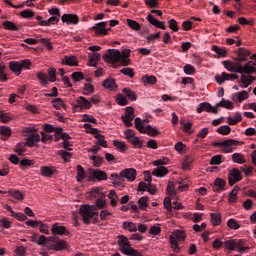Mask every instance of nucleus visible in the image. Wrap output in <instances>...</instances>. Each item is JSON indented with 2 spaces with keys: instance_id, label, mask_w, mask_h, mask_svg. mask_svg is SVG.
<instances>
[{
  "instance_id": "nucleus-1",
  "label": "nucleus",
  "mask_w": 256,
  "mask_h": 256,
  "mask_svg": "<svg viewBox=\"0 0 256 256\" xmlns=\"http://www.w3.org/2000/svg\"><path fill=\"white\" fill-rule=\"evenodd\" d=\"M95 205L84 204L80 207V215L83 218L85 225L91 224V219L97 215V207L98 209H105V207H107V202L104 198H98Z\"/></svg>"
},
{
  "instance_id": "nucleus-2",
  "label": "nucleus",
  "mask_w": 256,
  "mask_h": 256,
  "mask_svg": "<svg viewBox=\"0 0 256 256\" xmlns=\"http://www.w3.org/2000/svg\"><path fill=\"white\" fill-rule=\"evenodd\" d=\"M225 249L229 251H235L237 249L238 253H245L251 249L247 246V242L243 239H230L224 242Z\"/></svg>"
},
{
  "instance_id": "nucleus-3",
  "label": "nucleus",
  "mask_w": 256,
  "mask_h": 256,
  "mask_svg": "<svg viewBox=\"0 0 256 256\" xmlns=\"http://www.w3.org/2000/svg\"><path fill=\"white\" fill-rule=\"evenodd\" d=\"M146 121L147 120H141V118L139 117L135 118L134 125L137 131H139L140 133H146L150 137H157V135H159L160 133L159 130H157V128L152 127L151 125H147L145 127Z\"/></svg>"
},
{
  "instance_id": "nucleus-4",
  "label": "nucleus",
  "mask_w": 256,
  "mask_h": 256,
  "mask_svg": "<svg viewBox=\"0 0 256 256\" xmlns=\"http://www.w3.org/2000/svg\"><path fill=\"white\" fill-rule=\"evenodd\" d=\"M239 145H241V142L233 139L213 143L214 147H221L224 153H233Z\"/></svg>"
},
{
  "instance_id": "nucleus-5",
  "label": "nucleus",
  "mask_w": 256,
  "mask_h": 256,
  "mask_svg": "<svg viewBox=\"0 0 256 256\" xmlns=\"http://www.w3.org/2000/svg\"><path fill=\"white\" fill-rule=\"evenodd\" d=\"M103 59L109 63H119V61H121V51L117 49H109L103 56Z\"/></svg>"
},
{
  "instance_id": "nucleus-6",
  "label": "nucleus",
  "mask_w": 256,
  "mask_h": 256,
  "mask_svg": "<svg viewBox=\"0 0 256 256\" xmlns=\"http://www.w3.org/2000/svg\"><path fill=\"white\" fill-rule=\"evenodd\" d=\"M256 62L248 61L242 66L240 64V69H238V73L240 75H253V73H256Z\"/></svg>"
},
{
  "instance_id": "nucleus-7",
  "label": "nucleus",
  "mask_w": 256,
  "mask_h": 256,
  "mask_svg": "<svg viewBox=\"0 0 256 256\" xmlns=\"http://www.w3.org/2000/svg\"><path fill=\"white\" fill-rule=\"evenodd\" d=\"M243 179V175H241V171L238 168H233L229 171L228 175V183L230 187H233L235 183H239Z\"/></svg>"
},
{
  "instance_id": "nucleus-8",
  "label": "nucleus",
  "mask_w": 256,
  "mask_h": 256,
  "mask_svg": "<svg viewBox=\"0 0 256 256\" xmlns=\"http://www.w3.org/2000/svg\"><path fill=\"white\" fill-rule=\"evenodd\" d=\"M215 79L218 85H223L225 81H235V79H239V75L223 72L221 75H216Z\"/></svg>"
},
{
  "instance_id": "nucleus-9",
  "label": "nucleus",
  "mask_w": 256,
  "mask_h": 256,
  "mask_svg": "<svg viewBox=\"0 0 256 256\" xmlns=\"http://www.w3.org/2000/svg\"><path fill=\"white\" fill-rule=\"evenodd\" d=\"M236 55L237 57L235 58V61H237L238 63H243L245 61H247V57H251V51L240 47L238 48V51H236Z\"/></svg>"
},
{
  "instance_id": "nucleus-10",
  "label": "nucleus",
  "mask_w": 256,
  "mask_h": 256,
  "mask_svg": "<svg viewBox=\"0 0 256 256\" xmlns=\"http://www.w3.org/2000/svg\"><path fill=\"white\" fill-rule=\"evenodd\" d=\"M74 109H91V101L87 100L85 97L80 96L76 101V104H72Z\"/></svg>"
},
{
  "instance_id": "nucleus-11",
  "label": "nucleus",
  "mask_w": 256,
  "mask_h": 256,
  "mask_svg": "<svg viewBox=\"0 0 256 256\" xmlns=\"http://www.w3.org/2000/svg\"><path fill=\"white\" fill-rule=\"evenodd\" d=\"M120 177H124L129 181H135V177H137V170L134 168H126L120 172Z\"/></svg>"
},
{
  "instance_id": "nucleus-12",
  "label": "nucleus",
  "mask_w": 256,
  "mask_h": 256,
  "mask_svg": "<svg viewBox=\"0 0 256 256\" xmlns=\"http://www.w3.org/2000/svg\"><path fill=\"white\" fill-rule=\"evenodd\" d=\"M203 111H206L207 113H214L216 115L217 107L213 108L209 102H202L197 108V113H203Z\"/></svg>"
},
{
  "instance_id": "nucleus-13",
  "label": "nucleus",
  "mask_w": 256,
  "mask_h": 256,
  "mask_svg": "<svg viewBox=\"0 0 256 256\" xmlns=\"http://www.w3.org/2000/svg\"><path fill=\"white\" fill-rule=\"evenodd\" d=\"M61 20L63 23H67V25H77L79 23V16L77 14H64Z\"/></svg>"
},
{
  "instance_id": "nucleus-14",
  "label": "nucleus",
  "mask_w": 256,
  "mask_h": 256,
  "mask_svg": "<svg viewBox=\"0 0 256 256\" xmlns=\"http://www.w3.org/2000/svg\"><path fill=\"white\" fill-rule=\"evenodd\" d=\"M231 99L234 102L238 101V103H243V101H245V99H249V93L245 90H243L241 92H236V93L232 94Z\"/></svg>"
},
{
  "instance_id": "nucleus-15",
  "label": "nucleus",
  "mask_w": 256,
  "mask_h": 256,
  "mask_svg": "<svg viewBox=\"0 0 256 256\" xmlns=\"http://www.w3.org/2000/svg\"><path fill=\"white\" fill-rule=\"evenodd\" d=\"M107 22H100L95 24L92 29L95 31L96 35H107Z\"/></svg>"
},
{
  "instance_id": "nucleus-16",
  "label": "nucleus",
  "mask_w": 256,
  "mask_h": 256,
  "mask_svg": "<svg viewBox=\"0 0 256 256\" xmlns=\"http://www.w3.org/2000/svg\"><path fill=\"white\" fill-rule=\"evenodd\" d=\"M39 141H41V136L37 133H31L26 139V144L28 147H35Z\"/></svg>"
},
{
  "instance_id": "nucleus-17",
  "label": "nucleus",
  "mask_w": 256,
  "mask_h": 256,
  "mask_svg": "<svg viewBox=\"0 0 256 256\" xmlns=\"http://www.w3.org/2000/svg\"><path fill=\"white\" fill-rule=\"evenodd\" d=\"M51 232L53 235H69V231L65 226H59V223L52 225Z\"/></svg>"
},
{
  "instance_id": "nucleus-18",
  "label": "nucleus",
  "mask_w": 256,
  "mask_h": 256,
  "mask_svg": "<svg viewBox=\"0 0 256 256\" xmlns=\"http://www.w3.org/2000/svg\"><path fill=\"white\" fill-rule=\"evenodd\" d=\"M102 86L105 89H109L110 91H117V82H115L114 78H106L103 83Z\"/></svg>"
},
{
  "instance_id": "nucleus-19",
  "label": "nucleus",
  "mask_w": 256,
  "mask_h": 256,
  "mask_svg": "<svg viewBox=\"0 0 256 256\" xmlns=\"http://www.w3.org/2000/svg\"><path fill=\"white\" fill-rule=\"evenodd\" d=\"M147 21L149 22L150 25H153L154 27H157L158 29H162L165 30V22H161L159 20H157L156 18L153 17L152 14H149L147 16Z\"/></svg>"
},
{
  "instance_id": "nucleus-20",
  "label": "nucleus",
  "mask_w": 256,
  "mask_h": 256,
  "mask_svg": "<svg viewBox=\"0 0 256 256\" xmlns=\"http://www.w3.org/2000/svg\"><path fill=\"white\" fill-rule=\"evenodd\" d=\"M92 177L94 179H97V181H107L108 179L107 172L102 171L100 169L93 170Z\"/></svg>"
},
{
  "instance_id": "nucleus-21",
  "label": "nucleus",
  "mask_w": 256,
  "mask_h": 256,
  "mask_svg": "<svg viewBox=\"0 0 256 256\" xmlns=\"http://www.w3.org/2000/svg\"><path fill=\"white\" fill-rule=\"evenodd\" d=\"M223 65L227 71H230V73H239L240 69V64L239 62H236L235 64L229 62V61H224Z\"/></svg>"
},
{
  "instance_id": "nucleus-22",
  "label": "nucleus",
  "mask_w": 256,
  "mask_h": 256,
  "mask_svg": "<svg viewBox=\"0 0 256 256\" xmlns=\"http://www.w3.org/2000/svg\"><path fill=\"white\" fill-rule=\"evenodd\" d=\"M62 63L64 65H68L69 67H77L79 65L77 63V57H75V56H65L62 59Z\"/></svg>"
},
{
  "instance_id": "nucleus-23",
  "label": "nucleus",
  "mask_w": 256,
  "mask_h": 256,
  "mask_svg": "<svg viewBox=\"0 0 256 256\" xmlns=\"http://www.w3.org/2000/svg\"><path fill=\"white\" fill-rule=\"evenodd\" d=\"M169 173V170L165 166H158L156 169L153 170L152 175L154 177H165Z\"/></svg>"
},
{
  "instance_id": "nucleus-24",
  "label": "nucleus",
  "mask_w": 256,
  "mask_h": 256,
  "mask_svg": "<svg viewBox=\"0 0 256 256\" xmlns=\"http://www.w3.org/2000/svg\"><path fill=\"white\" fill-rule=\"evenodd\" d=\"M118 245L121 249H129L131 247V242L124 235L118 236Z\"/></svg>"
},
{
  "instance_id": "nucleus-25",
  "label": "nucleus",
  "mask_w": 256,
  "mask_h": 256,
  "mask_svg": "<svg viewBox=\"0 0 256 256\" xmlns=\"http://www.w3.org/2000/svg\"><path fill=\"white\" fill-rule=\"evenodd\" d=\"M40 171L43 177H52L53 173H55L57 170L55 169V167L42 166Z\"/></svg>"
},
{
  "instance_id": "nucleus-26",
  "label": "nucleus",
  "mask_w": 256,
  "mask_h": 256,
  "mask_svg": "<svg viewBox=\"0 0 256 256\" xmlns=\"http://www.w3.org/2000/svg\"><path fill=\"white\" fill-rule=\"evenodd\" d=\"M101 61V54L94 52L92 55H89V66L97 67V63Z\"/></svg>"
},
{
  "instance_id": "nucleus-27",
  "label": "nucleus",
  "mask_w": 256,
  "mask_h": 256,
  "mask_svg": "<svg viewBox=\"0 0 256 256\" xmlns=\"http://www.w3.org/2000/svg\"><path fill=\"white\" fill-rule=\"evenodd\" d=\"M59 21V16H52L46 21L39 22V25H41L42 27H49V25H57Z\"/></svg>"
},
{
  "instance_id": "nucleus-28",
  "label": "nucleus",
  "mask_w": 256,
  "mask_h": 256,
  "mask_svg": "<svg viewBox=\"0 0 256 256\" xmlns=\"http://www.w3.org/2000/svg\"><path fill=\"white\" fill-rule=\"evenodd\" d=\"M90 197L92 199H101V198H105V194L103 193L101 188L96 187L90 191Z\"/></svg>"
},
{
  "instance_id": "nucleus-29",
  "label": "nucleus",
  "mask_w": 256,
  "mask_h": 256,
  "mask_svg": "<svg viewBox=\"0 0 256 256\" xmlns=\"http://www.w3.org/2000/svg\"><path fill=\"white\" fill-rule=\"evenodd\" d=\"M232 161L233 163H238L239 165H243V163H247V159L241 153L232 154Z\"/></svg>"
},
{
  "instance_id": "nucleus-30",
  "label": "nucleus",
  "mask_w": 256,
  "mask_h": 256,
  "mask_svg": "<svg viewBox=\"0 0 256 256\" xmlns=\"http://www.w3.org/2000/svg\"><path fill=\"white\" fill-rule=\"evenodd\" d=\"M121 252L124 253V255L128 256H143L141 252H139L138 250L134 249L131 246L129 248L121 249Z\"/></svg>"
},
{
  "instance_id": "nucleus-31",
  "label": "nucleus",
  "mask_w": 256,
  "mask_h": 256,
  "mask_svg": "<svg viewBox=\"0 0 256 256\" xmlns=\"http://www.w3.org/2000/svg\"><path fill=\"white\" fill-rule=\"evenodd\" d=\"M218 107H223L224 109H229L230 111L233 110V102L222 98L219 103L216 104V109Z\"/></svg>"
},
{
  "instance_id": "nucleus-32",
  "label": "nucleus",
  "mask_w": 256,
  "mask_h": 256,
  "mask_svg": "<svg viewBox=\"0 0 256 256\" xmlns=\"http://www.w3.org/2000/svg\"><path fill=\"white\" fill-rule=\"evenodd\" d=\"M10 70L15 73V75H19L22 71L21 63L17 61H12L9 63Z\"/></svg>"
},
{
  "instance_id": "nucleus-33",
  "label": "nucleus",
  "mask_w": 256,
  "mask_h": 256,
  "mask_svg": "<svg viewBox=\"0 0 256 256\" xmlns=\"http://www.w3.org/2000/svg\"><path fill=\"white\" fill-rule=\"evenodd\" d=\"M27 147H29V146L27 145V142H20V143H18V144L16 145L14 151H15V153H17V155L22 156L23 153H25V151H27Z\"/></svg>"
},
{
  "instance_id": "nucleus-34",
  "label": "nucleus",
  "mask_w": 256,
  "mask_h": 256,
  "mask_svg": "<svg viewBox=\"0 0 256 256\" xmlns=\"http://www.w3.org/2000/svg\"><path fill=\"white\" fill-rule=\"evenodd\" d=\"M85 177H87V174L85 173V169H83V166L77 165L76 179H77L78 183H82L83 179H85Z\"/></svg>"
},
{
  "instance_id": "nucleus-35",
  "label": "nucleus",
  "mask_w": 256,
  "mask_h": 256,
  "mask_svg": "<svg viewBox=\"0 0 256 256\" xmlns=\"http://www.w3.org/2000/svg\"><path fill=\"white\" fill-rule=\"evenodd\" d=\"M2 25L7 31H19V26L9 20L4 21Z\"/></svg>"
},
{
  "instance_id": "nucleus-36",
  "label": "nucleus",
  "mask_w": 256,
  "mask_h": 256,
  "mask_svg": "<svg viewBox=\"0 0 256 256\" xmlns=\"http://www.w3.org/2000/svg\"><path fill=\"white\" fill-rule=\"evenodd\" d=\"M142 83H144V85H155V83H157V77L145 75L142 77Z\"/></svg>"
},
{
  "instance_id": "nucleus-37",
  "label": "nucleus",
  "mask_w": 256,
  "mask_h": 256,
  "mask_svg": "<svg viewBox=\"0 0 256 256\" xmlns=\"http://www.w3.org/2000/svg\"><path fill=\"white\" fill-rule=\"evenodd\" d=\"M122 93L130 99V101H137V95L135 94V91L131 90L130 88H123Z\"/></svg>"
},
{
  "instance_id": "nucleus-38",
  "label": "nucleus",
  "mask_w": 256,
  "mask_h": 256,
  "mask_svg": "<svg viewBox=\"0 0 256 256\" xmlns=\"http://www.w3.org/2000/svg\"><path fill=\"white\" fill-rule=\"evenodd\" d=\"M122 119H130V120L135 119V110L133 109V107L131 106L126 107L125 116H122Z\"/></svg>"
},
{
  "instance_id": "nucleus-39",
  "label": "nucleus",
  "mask_w": 256,
  "mask_h": 256,
  "mask_svg": "<svg viewBox=\"0 0 256 256\" xmlns=\"http://www.w3.org/2000/svg\"><path fill=\"white\" fill-rule=\"evenodd\" d=\"M123 229H126L130 233H137V225L133 222H124Z\"/></svg>"
},
{
  "instance_id": "nucleus-40",
  "label": "nucleus",
  "mask_w": 256,
  "mask_h": 256,
  "mask_svg": "<svg viewBox=\"0 0 256 256\" xmlns=\"http://www.w3.org/2000/svg\"><path fill=\"white\" fill-rule=\"evenodd\" d=\"M128 143H131L137 149H141V147H143V140H141L139 137H136V136H134L133 138H130V140H128Z\"/></svg>"
},
{
  "instance_id": "nucleus-41",
  "label": "nucleus",
  "mask_w": 256,
  "mask_h": 256,
  "mask_svg": "<svg viewBox=\"0 0 256 256\" xmlns=\"http://www.w3.org/2000/svg\"><path fill=\"white\" fill-rule=\"evenodd\" d=\"M52 105L54 109L60 110L65 108V102L61 98H55L52 100Z\"/></svg>"
},
{
  "instance_id": "nucleus-42",
  "label": "nucleus",
  "mask_w": 256,
  "mask_h": 256,
  "mask_svg": "<svg viewBox=\"0 0 256 256\" xmlns=\"http://www.w3.org/2000/svg\"><path fill=\"white\" fill-rule=\"evenodd\" d=\"M128 27L134 31H141V24L133 19H127Z\"/></svg>"
},
{
  "instance_id": "nucleus-43",
  "label": "nucleus",
  "mask_w": 256,
  "mask_h": 256,
  "mask_svg": "<svg viewBox=\"0 0 256 256\" xmlns=\"http://www.w3.org/2000/svg\"><path fill=\"white\" fill-rule=\"evenodd\" d=\"M211 222L214 226L221 225V214L210 213Z\"/></svg>"
},
{
  "instance_id": "nucleus-44",
  "label": "nucleus",
  "mask_w": 256,
  "mask_h": 256,
  "mask_svg": "<svg viewBox=\"0 0 256 256\" xmlns=\"http://www.w3.org/2000/svg\"><path fill=\"white\" fill-rule=\"evenodd\" d=\"M55 251H63V249H67V242L64 240H58L54 244Z\"/></svg>"
},
{
  "instance_id": "nucleus-45",
  "label": "nucleus",
  "mask_w": 256,
  "mask_h": 256,
  "mask_svg": "<svg viewBox=\"0 0 256 256\" xmlns=\"http://www.w3.org/2000/svg\"><path fill=\"white\" fill-rule=\"evenodd\" d=\"M95 139H97L98 144H100L101 147L107 148V141L105 140V136L97 132L94 134Z\"/></svg>"
},
{
  "instance_id": "nucleus-46",
  "label": "nucleus",
  "mask_w": 256,
  "mask_h": 256,
  "mask_svg": "<svg viewBox=\"0 0 256 256\" xmlns=\"http://www.w3.org/2000/svg\"><path fill=\"white\" fill-rule=\"evenodd\" d=\"M214 185L218 187V189L214 188V191H223L225 189V180L216 178Z\"/></svg>"
},
{
  "instance_id": "nucleus-47",
  "label": "nucleus",
  "mask_w": 256,
  "mask_h": 256,
  "mask_svg": "<svg viewBox=\"0 0 256 256\" xmlns=\"http://www.w3.org/2000/svg\"><path fill=\"white\" fill-rule=\"evenodd\" d=\"M227 226L230 229H233L234 231H237V229L241 228V225H239V222L233 218L229 219L227 222Z\"/></svg>"
},
{
  "instance_id": "nucleus-48",
  "label": "nucleus",
  "mask_w": 256,
  "mask_h": 256,
  "mask_svg": "<svg viewBox=\"0 0 256 256\" xmlns=\"http://www.w3.org/2000/svg\"><path fill=\"white\" fill-rule=\"evenodd\" d=\"M116 103L122 107H125V105H129V100H127V98L122 94H118L116 97Z\"/></svg>"
},
{
  "instance_id": "nucleus-49",
  "label": "nucleus",
  "mask_w": 256,
  "mask_h": 256,
  "mask_svg": "<svg viewBox=\"0 0 256 256\" xmlns=\"http://www.w3.org/2000/svg\"><path fill=\"white\" fill-rule=\"evenodd\" d=\"M91 161H93L94 167H101L103 165V157L101 156H90Z\"/></svg>"
},
{
  "instance_id": "nucleus-50",
  "label": "nucleus",
  "mask_w": 256,
  "mask_h": 256,
  "mask_svg": "<svg viewBox=\"0 0 256 256\" xmlns=\"http://www.w3.org/2000/svg\"><path fill=\"white\" fill-rule=\"evenodd\" d=\"M240 81L242 83L241 87L243 89H247V87H249L251 85L250 79H249V74L248 75L242 74Z\"/></svg>"
},
{
  "instance_id": "nucleus-51",
  "label": "nucleus",
  "mask_w": 256,
  "mask_h": 256,
  "mask_svg": "<svg viewBox=\"0 0 256 256\" xmlns=\"http://www.w3.org/2000/svg\"><path fill=\"white\" fill-rule=\"evenodd\" d=\"M37 77L39 79V81L41 82V85H49V78L47 76V74L43 73V72H38L37 73Z\"/></svg>"
},
{
  "instance_id": "nucleus-52",
  "label": "nucleus",
  "mask_w": 256,
  "mask_h": 256,
  "mask_svg": "<svg viewBox=\"0 0 256 256\" xmlns=\"http://www.w3.org/2000/svg\"><path fill=\"white\" fill-rule=\"evenodd\" d=\"M223 156L221 154L215 155L210 160V165H221L223 163Z\"/></svg>"
},
{
  "instance_id": "nucleus-53",
  "label": "nucleus",
  "mask_w": 256,
  "mask_h": 256,
  "mask_svg": "<svg viewBox=\"0 0 256 256\" xmlns=\"http://www.w3.org/2000/svg\"><path fill=\"white\" fill-rule=\"evenodd\" d=\"M32 241H34V243H37V245L45 247V245H47L49 239L45 235H41L38 240H35V238H33Z\"/></svg>"
},
{
  "instance_id": "nucleus-54",
  "label": "nucleus",
  "mask_w": 256,
  "mask_h": 256,
  "mask_svg": "<svg viewBox=\"0 0 256 256\" xmlns=\"http://www.w3.org/2000/svg\"><path fill=\"white\" fill-rule=\"evenodd\" d=\"M169 29L173 31L174 33H177L179 31V24H177V20L175 19H170L168 21Z\"/></svg>"
},
{
  "instance_id": "nucleus-55",
  "label": "nucleus",
  "mask_w": 256,
  "mask_h": 256,
  "mask_svg": "<svg viewBox=\"0 0 256 256\" xmlns=\"http://www.w3.org/2000/svg\"><path fill=\"white\" fill-rule=\"evenodd\" d=\"M147 201H149V197L147 196H143L138 200L139 207L142 211L147 209L148 207Z\"/></svg>"
},
{
  "instance_id": "nucleus-56",
  "label": "nucleus",
  "mask_w": 256,
  "mask_h": 256,
  "mask_svg": "<svg viewBox=\"0 0 256 256\" xmlns=\"http://www.w3.org/2000/svg\"><path fill=\"white\" fill-rule=\"evenodd\" d=\"M170 244H171V248L175 253H179V251H181V248L179 247V244L177 243V239H175V237L173 236L170 237Z\"/></svg>"
},
{
  "instance_id": "nucleus-57",
  "label": "nucleus",
  "mask_w": 256,
  "mask_h": 256,
  "mask_svg": "<svg viewBox=\"0 0 256 256\" xmlns=\"http://www.w3.org/2000/svg\"><path fill=\"white\" fill-rule=\"evenodd\" d=\"M59 155H60V157H62V159L65 161V163H69V161H71V157L73 156V154H71V152H67L64 150H60Z\"/></svg>"
},
{
  "instance_id": "nucleus-58",
  "label": "nucleus",
  "mask_w": 256,
  "mask_h": 256,
  "mask_svg": "<svg viewBox=\"0 0 256 256\" xmlns=\"http://www.w3.org/2000/svg\"><path fill=\"white\" fill-rule=\"evenodd\" d=\"M217 133H219L220 135H229L231 133V127L227 125L220 126L217 129Z\"/></svg>"
},
{
  "instance_id": "nucleus-59",
  "label": "nucleus",
  "mask_w": 256,
  "mask_h": 256,
  "mask_svg": "<svg viewBox=\"0 0 256 256\" xmlns=\"http://www.w3.org/2000/svg\"><path fill=\"white\" fill-rule=\"evenodd\" d=\"M183 70L186 75H195L196 73L195 67L191 64H186L183 67Z\"/></svg>"
},
{
  "instance_id": "nucleus-60",
  "label": "nucleus",
  "mask_w": 256,
  "mask_h": 256,
  "mask_svg": "<svg viewBox=\"0 0 256 256\" xmlns=\"http://www.w3.org/2000/svg\"><path fill=\"white\" fill-rule=\"evenodd\" d=\"M155 167H161V165H169V158L163 157L161 159H157L153 162Z\"/></svg>"
},
{
  "instance_id": "nucleus-61",
  "label": "nucleus",
  "mask_w": 256,
  "mask_h": 256,
  "mask_svg": "<svg viewBox=\"0 0 256 256\" xmlns=\"http://www.w3.org/2000/svg\"><path fill=\"white\" fill-rule=\"evenodd\" d=\"M83 123H94V125H97V119L89 114H84L82 117Z\"/></svg>"
},
{
  "instance_id": "nucleus-62",
  "label": "nucleus",
  "mask_w": 256,
  "mask_h": 256,
  "mask_svg": "<svg viewBox=\"0 0 256 256\" xmlns=\"http://www.w3.org/2000/svg\"><path fill=\"white\" fill-rule=\"evenodd\" d=\"M40 135L42 138H40V141L42 143H47V141H53V135L47 133V132H40Z\"/></svg>"
},
{
  "instance_id": "nucleus-63",
  "label": "nucleus",
  "mask_w": 256,
  "mask_h": 256,
  "mask_svg": "<svg viewBox=\"0 0 256 256\" xmlns=\"http://www.w3.org/2000/svg\"><path fill=\"white\" fill-rule=\"evenodd\" d=\"M95 93V87L92 84L86 83L84 85V95H91Z\"/></svg>"
},
{
  "instance_id": "nucleus-64",
  "label": "nucleus",
  "mask_w": 256,
  "mask_h": 256,
  "mask_svg": "<svg viewBox=\"0 0 256 256\" xmlns=\"http://www.w3.org/2000/svg\"><path fill=\"white\" fill-rule=\"evenodd\" d=\"M31 165H35V160H29L27 158H24L20 162L21 169H24V167H31Z\"/></svg>"
}]
</instances>
